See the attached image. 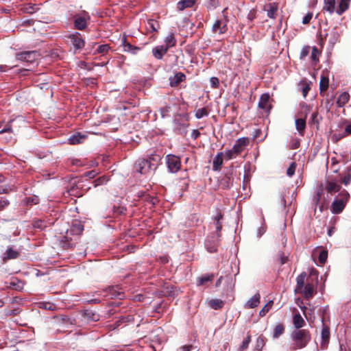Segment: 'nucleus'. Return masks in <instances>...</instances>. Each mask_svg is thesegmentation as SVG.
I'll use <instances>...</instances> for the list:
<instances>
[{"instance_id":"f257e3e1","label":"nucleus","mask_w":351,"mask_h":351,"mask_svg":"<svg viewBox=\"0 0 351 351\" xmlns=\"http://www.w3.org/2000/svg\"><path fill=\"white\" fill-rule=\"evenodd\" d=\"M161 156L152 154L147 158H139L134 164V171L140 174H155L160 165Z\"/></svg>"},{"instance_id":"f03ea898","label":"nucleus","mask_w":351,"mask_h":351,"mask_svg":"<svg viewBox=\"0 0 351 351\" xmlns=\"http://www.w3.org/2000/svg\"><path fill=\"white\" fill-rule=\"evenodd\" d=\"M291 348L294 350L305 348L311 340L310 332L306 330H295L291 335Z\"/></svg>"},{"instance_id":"7ed1b4c3","label":"nucleus","mask_w":351,"mask_h":351,"mask_svg":"<svg viewBox=\"0 0 351 351\" xmlns=\"http://www.w3.org/2000/svg\"><path fill=\"white\" fill-rule=\"evenodd\" d=\"M341 188L340 184L334 180L327 179L324 183H321L317 189L316 194L314 197V201L316 205H319L321 202L322 195L324 190L328 193L332 194L339 191Z\"/></svg>"},{"instance_id":"20e7f679","label":"nucleus","mask_w":351,"mask_h":351,"mask_svg":"<svg viewBox=\"0 0 351 351\" xmlns=\"http://www.w3.org/2000/svg\"><path fill=\"white\" fill-rule=\"evenodd\" d=\"M318 272L315 269H312L309 277L306 279V285L300 291L306 298H311L313 296L316 291V286L318 282Z\"/></svg>"},{"instance_id":"39448f33","label":"nucleus","mask_w":351,"mask_h":351,"mask_svg":"<svg viewBox=\"0 0 351 351\" xmlns=\"http://www.w3.org/2000/svg\"><path fill=\"white\" fill-rule=\"evenodd\" d=\"M39 53L37 51H25L16 53V60L26 62L33 63L39 57Z\"/></svg>"},{"instance_id":"423d86ee","label":"nucleus","mask_w":351,"mask_h":351,"mask_svg":"<svg viewBox=\"0 0 351 351\" xmlns=\"http://www.w3.org/2000/svg\"><path fill=\"white\" fill-rule=\"evenodd\" d=\"M73 19L75 28L84 30L87 27V22L90 20V16L88 12L83 11L82 14H75Z\"/></svg>"},{"instance_id":"0eeeda50","label":"nucleus","mask_w":351,"mask_h":351,"mask_svg":"<svg viewBox=\"0 0 351 351\" xmlns=\"http://www.w3.org/2000/svg\"><path fill=\"white\" fill-rule=\"evenodd\" d=\"M341 195L343 196L342 199L335 200L332 204L331 211L334 214H339L342 212L350 197L349 193L346 191H343L341 193Z\"/></svg>"},{"instance_id":"6e6552de","label":"nucleus","mask_w":351,"mask_h":351,"mask_svg":"<svg viewBox=\"0 0 351 351\" xmlns=\"http://www.w3.org/2000/svg\"><path fill=\"white\" fill-rule=\"evenodd\" d=\"M166 162L169 171L172 173L178 172L180 169V158L175 155L169 154L166 157Z\"/></svg>"},{"instance_id":"1a4fd4ad","label":"nucleus","mask_w":351,"mask_h":351,"mask_svg":"<svg viewBox=\"0 0 351 351\" xmlns=\"http://www.w3.org/2000/svg\"><path fill=\"white\" fill-rule=\"evenodd\" d=\"M69 38L75 50L82 49L85 45V41L82 38L81 34L75 32L69 36Z\"/></svg>"},{"instance_id":"9d476101","label":"nucleus","mask_w":351,"mask_h":351,"mask_svg":"<svg viewBox=\"0 0 351 351\" xmlns=\"http://www.w3.org/2000/svg\"><path fill=\"white\" fill-rule=\"evenodd\" d=\"M249 143L250 139L247 137H242L238 138L232 147L233 152L239 156L244 151Z\"/></svg>"},{"instance_id":"9b49d317","label":"nucleus","mask_w":351,"mask_h":351,"mask_svg":"<svg viewBox=\"0 0 351 351\" xmlns=\"http://www.w3.org/2000/svg\"><path fill=\"white\" fill-rule=\"evenodd\" d=\"M270 96L268 93H264L261 96L258 107L265 110V112L269 113L271 109V105L269 104Z\"/></svg>"},{"instance_id":"f8f14e48","label":"nucleus","mask_w":351,"mask_h":351,"mask_svg":"<svg viewBox=\"0 0 351 351\" xmlns=\"http://www.w3.org/2000/svg\"><path fill=\"white\" fill-rule=\"evenodd\" d=\"M278 5L276 3H271L266 4L264 7V10L267 12V15L269 18L275 19L277 16Z\"/></svg>"},{"instance_id":"ddd939ff","label":"nucleus","mask_w":351,"mask_h":351,"mask_svg":"<svg viewBox=\"0 0 351 351\" xmlns=\"http://www.w3.org/2000/svg\"><path fill=\"white\" fill-rule=\"evenodd\" d=\"M227 24L224 20H217L213 25V31L215 33L224 34L226 32Z\"/></svg>"},{"instance_id":"4468645a","label":"nucleus","mask_w":351,"mask_h":351,"mask_svg":"<svg viewBox=\"0 0 351 351\" xmlns=\"http://www.w3.org/2000/svg\"><path fill=\"white\" fill-rule=\"evenodd\" d=\"M87 138V135L84 134H82L80 132H77L73 135H71L69 138V143L71 145H77L80 143H82Z\"/></svg>"},{"instance_id":"2eb2a0df","label":"nucleus","mask_w":351,"mask_h":351,"mask_svg":"<svg viewBox=\"0 0 351 351\" xmlns=\"http://www.w3.org/2000/svg\"><path fill=\"white\" fill-rule=\"evenodd\" d=\"M261 295L256 293L254 296L249 299L244 304L245 308H254L258 306L260 304Z\"/></svg>"},{"instance_id":"dca6fc26","label":"nucleus","mask_w":351,"mask_h":351,"mask_svg":"<svg viewBox=\"0 0 351 351\" xmlns=\"http://www.w3.org/2000/svg\"><path fill=\"white\" fill-rule=\"evenodd\" d=\"M168 51L163 45H158L152 49V54L157 60H161Z\"/></svg>"},{"instance_id":"f3484780","label":"nucleus","mask_w":351,"mask_h":351,"mask_svg":"<svg viewBox=\"0 0 351 351\" xmlns=\"http://www.w3.org/2000/svg\"><path fill=\"white\" fill-rule=\"evenodd\" d=\"M293 324L295 330H302V328L305 325V321L299 313H295L293 317Z\"/></svg>"},{"instance_id":"a211bd4d","label":"nucleus","mask_w":351,"mask_h":351,"mask_svg":"<svg viewBox=\"0 0 351 351\" xmlns=\"http://www.w3.org/2000/svg\"><path fill=\"white\" fill-rule=\"evenodd\" d=\"M321 336H322L321 345H322V347H324L328 344L329 339H330V330H329L328 327H327L326 326H323L322 330Z\"/></svg>"},{"instance_id":"6ab92c4d","label":"nucleus","mask_w":351,"mask_h":351,"mask_svg":"<svg viewBox=\"0 0 351 351\" xmlns=\"http://www.w3.org/2000/svg\"><path fill=\"white\" fill-rule=\"evenodd\" d=\"M186 79V75L181 72L177 73L173 78L170 79V84L171 86H177L180 82Z\"/></svg>"},{"instance_id":"aec40b11","label":"nucleus","mask_w":351,"mask_h":351,"mask_svg":"<svg viewBox=\"0 0 351 351\" xmlns=\"http://www.w3.org/2000/svg\"><path fill=\"white\" fill-rule=\"evenodd\" d=\"M123 51L125 52H130L132 54H136L140 50V48L132 45L130 43L126 42V38H123L122 40Z\"/></svg>"},{"instance_id":"412c9836","label":"nucleus","mask_w":351,"mask_h":351,"mask_svg":"<svg viewBox=\"0 0 351 351\" xmlns=\"http://www.w3.org/2000/svg\"><path fill=\"white\" fill-rule=\"evenodd\" d=\"M195 3V0H181L177 3V8L180 11L186 8H192Z\"/></svg>"},{"instance_id":"4be33fe9","label":"nucleus","mask_w":351,"mask_h":351,"mask_svg":"<svg viewBox=\"0 0 351 351\" xmlns=\"http://www.w3.org/2000/svg\"><path fill=\"white\" fill-rule=\"evenodd\" d=\"M222 215L221 213H218L217 216H215L213 219L214 222L213 224V228L215 229L217 232V236L219 237V232L221 231L222 228V225L221 223V220L222 219Z\"/></svg>"},{"instance_id":"5701e85b","label":"nucleus","mask_w":351,"mask_h":351,"mask_svg":"<svg viewBox=\"0 0 351 351\" xmlns=\"http://www.w3.org/2000/svg\"><path fill=\"white\" fill-rule=\"evenodd\" d=\"M351 0H341L337 9L336 10V13L338 15H341L344 12H346L349 8V5Z\"/></svg>"},{"instance_id":"b1692460","label":"nucleus","mask_w":351,"mask_h":351,"mask_svg":"<svg viewBox=\"0 0 351 351\" xmlns=\"http://www.w3.org/2000/svg\"><path fill=\"white\" fill-rule=\"evenodd\" d=\"M176 45V39L175 38L174 34L171 33L168 35L165 39V45L164 47H167V50L168 51L169 48L174 47Z\"/></svg>"},{"instance_id":"393cba45","label":"nucleus","mask_w":351,"mask_h":351,"mask_svg":"<svg viewBox=\"0 0 351 351\" xmlns=\"http://www.w3.org/2000/svg\"><path fill=\"white\" fill-rule=\"evenodd\" d=\"M350 99L349 93L344 92L341 93L337 98V105L338 107L341 108L345 106L346 104L348 102Z\"/></svg>"},{"instance_id":"a878e982","label":"nucleus","mask_w":351,"mask_h":351,"mask_svg":"<svg viewBox=\"0 0 351 351\" xmlns=\"http://www.w3.org/2000/svg\"><path fill=\"white\" fill-rule=\"evenodd\" d=\"M223 152H219L216 155V156L214 158L213 162L214 170H218L221 167V166L223 163Z\"/></svg>"},{"instance_id":"bb28decb","label":"nucleus","mask_w":351,"mask_h":351,"mask_svg":"<svg viewBox=\"0 0 351 351\" xmlns=\"http://www.w3.org/2000/svg\"><path fill=\"white\" fill-rule=\"evenodd\" d=\"M335 0H324L323 10L327 11L330 14H332L335 9Z\"/></svg>"},{"instance_id":"cd10ccee","label":"nucleus","mask_w":351,"mask_h":351,"mask_svg":"<svg viewBox=\"0 0 351 351\" xmlns=\"http://www.w3.org/2000/svg\"><path fill=\"white\" fill-rule=\"evenodd\" d=\"M306 273L303 272L300 276H298L296 278L297 285H296V291L300 292L303 287H304L305 280H306Z\"/></svg>"},{"instance_id":"c85d7f7f","label":"nucleus","mask_w":351,"mask_h":351,"mask_svg":"<svg viewBox=\"0 0 351 351\" xmlns=\"http://www.w3.org/2000/svg\"><path fill=\"white\" fill-rule=\"evenodd\" d=\"M19 256V252L16 250H13L12 248H8L5 251L4 254V260H9V259H14L18 258Z\"/></svg>"},{"instance_id":"c756f323","label":"nucleus","mask_w":351,"mask_h":351,"mask_svg":"<svg viewBox=\"0 0 351 351\" xmlns=\"http://www.w3.org/2000/svg\"><path fill=\"white\" fill-rule=\"evenodd\" d=\"M295 128L300 134L303 135L306 128V121L304 119H297L295 120Z\"/></svg>"},{"instance_id":"7c9ffc66","label":"nucleus","mask_w":351,"mask_h":351,"mask_svg":"<svg viewBox=\"0 0 351 351\" xmlns=\"http://www.w3.org/2000/svg\"><path fill=\"white\" fill-rule=\"evenodd\" d=\"M38 9L36 4L27 3L25 4L22 8L23 12L32 14Z\"/></svg>"},{"instance_id":"2f4dec72","label":"nucleus","mask_w":351,"mask_h":351,"mask_svg":"<svg viewBox=\"0 0 351 351\" xmlns=\"http://www.w3.org/2000/svg\"><path fill=\"white\" fill-rule=\"evenodd\" d=\"M329 85V80L327 76L322 75L320 82H319V90L322 93V91H325L328 89Z\"/></svg>"},{"instance_id":"473e14b6","label":"nucleus","mask_w":351,"mask_h":351,"mask_svg":"<svg viewBox=\"0 0 351 351\" xmlns=\"http://www.w3.org/2000/svg\"><path fill=\"white\" fill-rule=\"evenodd\" d=\"M285 332V326L282 324L276 326L274 330V338L277 339L282 335Z\"/></svg>"},{"instance_id":"72a5a7b5","label":"nucleus","mask_w":351,"mask_h":351,"mask_svg":"<svg viewBox=\"0 0 351 351\" xmlns=\"http://www.w3.org/2000/svg\"><path fill=\"white\" fill-rule=\"evenodd\" d=\"M23 202L26 205H29V206L36 205V204H38L39 198L38 196L34 195V196H32V197H25L23 200Z\"/></svg>"},{"instance_id":"f704fd0d","label":"nucleus","mask_w":351,"mask_h":351,"mask_svg":"<svg viewBox=\"0 0 351 351\" xmlns=\"http://www.w3.org/2000/svg\"><path fill=\"white\" fill-rule=\"evenodd\" d=\"M273 306V301L270 300L259 311V315L261 317H264L269 311L271 308Z\"/></svg>"},{"instance_id":"c9c22d12","label":"nucleus","mask_w":351,"mask_h":351,"mask_svg":"<svg viewBox=\"0 0 351 351\" xmlns=\"http://www.w3.org/2000/svg\"><path fill=\"white\" fill-rule=\"evenodd\" d=\"M209 304L213 308L217 310V309L221 308L223 306V302L219 299H214V300H211L209 302Z\"/></svg>"},{"instance_id":"e433bc0d","label":"nucleus","mask_w":351,"mask_h":351,"mask_svg":"<svg viewBox=\"0 0 351 351\" xmlns=\"http://www.w3.org/2000/svg\"><path fill=\"white\" fill-rule=\"evenodd\" d=\"M208 114V111L206 108H202L196 110L195 116L197 119H199L204 117H206Z\"/></svg>"},{"instance_id":"4c0bfd02","label":"nucleus","mask_w":351,"mask_h":351,"mask_svg":"<svg viewBox=\"0 0 351 351\" xmlns=\"http://www.w3.org/2000/svg\"><path fill=\"white\" fill-rule=\"evenodd\" d=\"M14 119H12L10 121H8L6 125H5L4 128H3L1 130H0V134H3L5 132H10L12 133L14 132L13 128H12V123L14 122Z\"/></svg>"},{"instance_id":"58836bf2","label":"nucleus","mask_w":351,"mask_h":351,"mask_svg":"<svg viewBox=\"0 0 351 351\" xmlns=\"http://www.w3.org/2000/svg\"><path fill=\"white\" fill-rule=\"evenodd\" d=\"M147 28L151 29L152 32H157L159 28V24L158 21L151 19L147 22Z\"/></svg>"},{"instance_id":"ea45409f","label":"nucleus","mask_w":351,"mask_h":351,"mask_svg":"<svg viewBox=\"0 0 351 351\" xmlns=\"http://www.w3.org/2000/svg\"><path fill=\"white\" fill-rule=\"evenodd\" d=\"M110 49V47L108 44L101 45L97 48L96 52L97 53L106 54Z\"/></svg>"},{"instance_id":"a19ab883","label":"nucleus","mask_w":351,"mask_h":351,"mask_svg":"<svg viewBox=\"0 0 351 351\" xmlns=\"http://www.w3.org/2000/svg\"><path fill=\"white\" fill-rule=\"evenodd\" d=\"M237 156H238V154H236V153H234L233 152L232 148L231 149L226 150L223 153V158H225V160H226L235 158Z\"/></svg>"},{"instance_id":"79ce46f5","label":"nucleus","mask_w":351,"mask_h":351,"mask_svg":"<svg viewBox=\"0 0 351 351\" xmlns=\"http://www.w3.org/2000/svg\"><path fill=\"white\" fill-rule=\"evenodd\" d=\"M188 123H179L176 127V130L180 134L186 135V128L188 127Z\"/></svg>"},{"instance_id":"37998d69","label":"nucleus","mask_w":351,"mask_h":351,"mask_svg":"<svg viewBox=\"0 0 351 351\" xmlns=\"http://www.w3.org/2000/svg\"><path fill=\"white\" fill-rule=\"evenodd\" d=\"M213 278V275H206L198 278V285H202L206 282L212 280Z\"/></svg>"},{"instance_id":"c03bdc74","label":"nucleus","mask_w":351,"mask_h":351,"mask_svg":"<svg viewBox=\"0 0 351 351\" xmlns=\"http://www.w3.org/2000/svg\"><path fill=\"white\" fill-rule=\"evenodd\" d=\"M319 53V51L317 47H313L311 51V58L313 62H317L318 61L317 55Z\"/></svg>"},{"instance_id":"a18cd8bd","label":"nucleus","mask_w":351,"mask_h":351,"mask_svg":"<svg viewBox=\"0 0 351 351\" xmlns=\"http://www.w3.org/2000/svg\"><path fill=\"white\" fill-rule=\"evenodd\" d=\"M296 168V164L295 162H293L290 164L289 168L287 170V176H293L295 173Z\"/></svg>"},{"instance_id":"49530a36","label":"nucleus","mask_w":351,"mask_h":351,"mask_svg":"<svg viewBox=\"0 0 351 351\" xmlns=\"http://www.w3.org/2000/svg\"><path fill=\"white\" fill-rule=\"evenodd\" d=\"M309 52H310V47H308V46L304 47L302 49L301 52H300V59H304L305 57H306L308 55Z\"/></svg>"},{"instance_id":"de8ad7c7","label":"nucleus","mask_w":351,"mask_h":351,"mask_svg":"<svg viewBox=\"0 0 351 351\" xmlns=\"http://www.w3.org/2000/svg\"><path fill=\"white\" fill-rule=\"evenodd\" d=\"M328 256V253L326 251H322L319 255V261L320 263L324 264L326 263Z\"/></svg>"},{"instance_id":"09e8293b","label":"nucleus","mask_w":351,"mask_h":351,"mask_svg":"<svg viewBox=\"0 0 351 351\" xmlns=\"http://www.w3.org/2000/svg\"><path fill=\"white\" fill-rule=\"evenodd\" d=\"M250 342V336H247L246 337V339H245L243 341L242 344L240 346V350H245L248 347Z\"/></svg>"},{"instance_id":"8fccbe9b","label":"nucleus","mask_w":351,"mask_h":351,"mask_svg":"<svg viewBox=\"0 0 351 351\" xmlns=\"http://www.w3.org/2000/svg\"><path fill=\"white\" fill-rule=\"evenodd\" d=\"M313 18V13L308 12L304 16V17L302 19V23L304 25L308 24L311 21V20Z\"/></svg>"},{"instance_id":"3c124183","label":"nucleus","mask_w":351,"mask_h":351,"mask_svg":"<svg viewBox=\"0 0 351 351\" xmlns=\"http://www.w3.org/2000/svg\"><path fill=\"white\" fill-rule=\"evenodd\" d=\"M210 85L213 88H217L219 84V79L216 77H212L210 80Z\"/></svg>"},{"instance_id":"603ef678","label":"nucleus","mask_w":351,"mask_h":351,"mask_svg":"<svg viewBox=\"0 0 351 351\" xmlns=\"http://www.w3.org/2000/svg\"><path fill=\"white\" fill-rule=\"evenodd\" d=\"M317 115H318L317 112H315L311 114V120H310L311 123H314V124H317V125L318 124L319 121L317 119Z\"/></svg>"},{"instance_id":"864d4df0","label":"nucleus","mask_w":351,"mask_h":351,"mask_svg":"<svg viewBox=\"0 0 351 351\" xmlns=\"http://www.w3.org/2000/svg\"><path fill=\"white\" fill-rule=\"evenodd\" d=\"M200 135V132L197 130H193L191 132V137L193 139H197Z\"/></svg>"},{"instance_id":"5fc2aeb1","label":"nucleus","mask_w":351,"mask_h":351,"mask_svg":"<svg viewBox=\"0 0 351 351\" xmlns=\"http://www.w3.org/2000/svg\"><path fill=\"white\" fill-rule=\"evenodd\" d=\"M17 65H14V66H16ZM14 66L8 67L7 65H0V72H5L8 69H10L13 68Z\"/></svg>"},{"instance_id":"6e6d98bb","label":"nucleus","mask_w":351,"mask_h":351,"mask_svg":"<svg viewBox=\"0 0 351 351\" xmlns=\"http://www.w3.org/2000/svg\"><path fill=\"white\" fill-rule=\"evenodd\" d=\"M106 177H99V178L95 180V186H97L101 183H103V181L105 180Z\"/></svg>"},{"instance_id":"4d7b16f0","label":"nucleus","mask_w":351,"mask_h":351,"mask_svg":"<svg viewBox=\"0 0 351 351\" xmlns=\"http://www.w3.org/2000/svg\"><path fill=\"white\" fill-rule=\"evenodd\" d=\"M257 346H263L264 343L263 339L262 337H258L256 341Z\"/></svg>"},{"instance_id":"13d9d810","label":"nucleus","mask_w":351,"mask_h":351,"mask_svg":"<svg viewBox=\"0 0 351 351\" xmlns=\"http://www.w3.org/2000/svg\"><path fill=\"white\" fill-rule=\"evenodd\" d=\"M191 346H184L180 348V351H191Z\"/></svg>"},{"instance_id":"bf43d9fd","label":"nucleus","mask_w":351,"mask_h":351,"mask_svg":"<svg viewBox=\"0 0 351 351\" xmlns=\"http://www.w3.org/2000/svg\"><path fill=\"white\" fill-rule=\"evenodd\" d=\"M83 176H97V173H95L93 171H86Z\"/></svg>"},{"instance_id":"052dcab7","label":"nucleus","mask_w":351,"mask_h":351,"mask_svg":"<svg viewBox=\"0 0 351 351\" xmlns=\"http://www.w3.org/2000/svg\"><path fill=\"white\" fill-rule=\"evenodd\" d=\"M73 228H74L75 229H76V230H77V232H79L80 233V232H82V230H83V227H82V225H80V224H77V225H76V226H73Z\"/></svg>"},{"instance_id":"680f3d73","label":"nucleus","mask_w":351,"mask_h":351,"mask_svg":"<svg viewBox=\"0 0 351 351\" xmlns=\"http://www.w3.org/2000/svg\"><path fill=\"white\" fill-rule=\"evenodd\" d=\"M345 132L346 134H351V123L346 126Z\"/></svg>"},{"instance_id":"e2e57ef3","label":"nucleus","mask_w":351,"mask_h":351,"mask_svg":"<svg viewBox=\"0 0 351 351\" xmlns=\"http://www.w3.org/2000/svg\"><path fill=\"white\" fill-rule=\"evenodd\" d=\"M280 264L283 265L287 261V257L285 256H281L280 258Z\"/></svg>"},{"instance_id":"0e129e2a","label":"nucleus","mask_w":351,"mask_h":351,"mask_svg":"<svg viewBox=\"0 0 351 351\" xmlns=\"http://www.w3.org/2000/svg\"><path fill=\"white\" fill-rule=\"evenodd\" d=\"M310 88L308 86H306L303 88L302 90V93H303V95L305 97L307 93H308V91L309 90Z\"/></svg>"},{"instance_id":"69168bd1","label":"nucleus","mask_w":351,"mask_h":351,"mask_svg":"<svg viewBox=\"0 0 351 351\" xmlns=\"http://www.w3.org/2000/svg\"><path fill=\"white\" fill-rule=\"evenodd\" d=\"M350 177H344L343 183L347 185L350 183Z\"/></svg>"},{"instance_id":"338daca9","label":"nucleus","mask_w":351,"mask_h":351,"mask_svg":"<svg viewBox=\"0 0 351 351\" xmlns=\"http://www.w3.org/2000/svg\"><path fill=\"white\" fill-rule=\"evenodd\" d=\"M299 145L300 143L298 141H296L292 145L291 147L292 149H297L299 147Z\"/></svg>"},{"instance_id":"774afa93","label":"nucleus","mask_w":351,"mask_h":351,"mask_svg":"<svg viewBox=\"0 0 351 351\" xmlns=\"http://www.w3.org/2000/svg\"><path fill=\"white\" fill-rule=\"evenodd\" d=\"M73 165L78 166V165H81L82 162L79 160H75L73 161Z\"/></svg>"}]
</instances>
